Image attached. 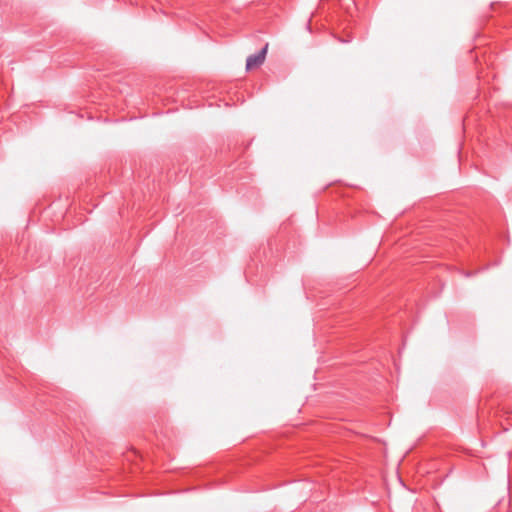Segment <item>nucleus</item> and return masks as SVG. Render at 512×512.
<instances>
[{"label": "nucleus", "mask_w": 512, "mask_h": 512, "mask_svg": "<svg viewBox=\"0 0 512 512\" xmlns=\"http://www.w3.org/2000/svg\"><path fill=\"white\" fill-rule=\"evenodd\" d=\"M268 45L266 44L258 53L250 55L246 61V69L252 70L260 67L266 58Z\"/></svg>", "instance_id": "f257e3e1"}]
</instances>
